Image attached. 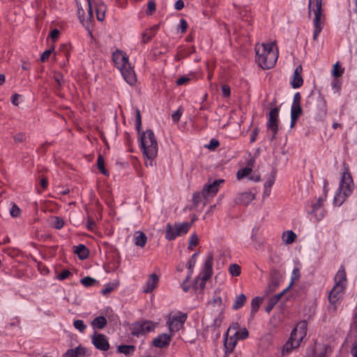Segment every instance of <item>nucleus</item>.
<instances>
[{"label":"nucleus","instance_id":"obj_1","mask_svg":"<svg viewBox=\"0 0 357 357\" xmlns=\"http://www.w3.org/2000/svg\"><path fill=\"white\" fill-rule=\"evenodd\" d=\"M334 281L335 285L328 294L329 309L333 311L336 310L337 305L341 303L347 287V275L343 266L337 272Z\"/></svg>","mask_w":357,"mask_h":357},{"label":"nucleus","instance_id":"obj_2","mask_svg":"<svg viewBox=\"0 0 357 357\" xmlns=\"http://www.w3.org/2000/svg\"><path fill=\"white\" fill-rule=\"evenodd\" d=\"M274 43L257 44L255 47L256 61L263 69L273 68L278 58V51L274 50Z\"/></svg>","mask_w":357,"mask_h":357},{"label":"nucleus","instance_id":"obj_3","mask_svg":"<svg viewBox=\"0 0 357 357\" xmlns=\"http://www.w3.org/2000/svg\"><path fill=\"white\" fill-rule=\"evenodd\" d=\"M354 188L353 178L349 173V167L344 164V172L342 175L338 189L337 190L333 204L337 206H341L348 197H349Z\"/></svg>","mask_w":357,"mask_h":357},{"label":"nucleus","instance_id":"obj_4","mask_svg":"<svg viewBox=\"0 0 357 357\" xmlns=\"http://www.w3.org/2000/svg\"><path fill=\"white\" fill-rule=\"evenodd\" d=\"M115 66L121 71L126 82L133 85L136 82V75L129 63L128 57L122 50H116L112 54Z\"/></svg>","mask_w":357,"mask_h":357},{"label":"nucleus","instance_id":"obj_5","mask_svg":"<svg viewBox=\"0 0 357 357\" xmlns=\"http://www.w3.org/2000/svg\"><path fill=\"white\" fill-rule=\"evenodd\" d=\"M139 145L144 155L149 159H154L158 154V142L151 130H147L140 136Z\"/></svg>","mask_w":357,"mask_h":357},{"label":"nucleus","instance_id":"obj_6","mask_svg":"<svg viewBox=\"0 0 357 357\" xmlns=\"http://www.w3.org/2000/svg\"><path fill=\"white\" fill-rule=\"evenodd\" d=\"M322 1L323 0H309L308 8L309 13H313L314 17L313 24L314 26L313 32V40H317L319 34L322 31L324 24V15L322 13Z\"/></svg>","mask_w":357,"mask_h":357},{"label":"nucleus","instance_id":"obj_7","mask_svg":"<svg viewBox=\"0 0 357 357\" xmlns=\"http://www.w3.org/2000/svg\"><path fill=\"white\" fill-rule=\"evenodd\" d=\"M307 334L306 321L299 322L291 333L289 340L283 347V351L289 353L294 348L298 347Z\"/></svg>","mask_w":357,"mask_h":357},{"label":"nucleus","instance_id":"obj_8","mask_svg":"<svg viewBox=\"0 0 357 357\" xmlns=\"http://www.w3.org/2000/svg\"><path fill=\"white\" fill-rule=\"evenodd\" d=\"M192 226V222H175L174 225L167 223L166 226L165 238L169 241L174 240L176 237L186 234Z\"/></svg>","mask_w":357,"mask_h":357},{"label":"nucleus","instance_id":"obj_9","mask_svg":"<svg viewBox=\"0 0 357 357\" xmlns=\"http://www.w3.org/2000/svg\"><path fill=\"white\" fill-rule=\"evenodd\" d=\"M326 199V195L319 197L316 202H309L306 205V211L308 214L312 215L316 220H321L326 215V210L324 208V204Z\"/></svg>","mask_w":357,"mask_h":357},{"label":"nucleus","instance_id":"obj_10","mask_svg":"<svg viewBox=\"0 0 357 357\" xmlns=\"http://www.w3.org/2000/svg\"><path fill=\"white\" fill-rule=\"evenodd\" d=\"M188 318L186 313L176 312L174 314H169L167 317V326L172 333L178 331L183 327L184 323Z\"/></svg>","mask_w":357,"mask_h":357},{"label":"nucleus","instance_id":"obj_11","mask_svg":"<svg viewBox=\"0 0 357 357\" xmlns=\"http://www.w3.org/2000/svg\"><path fill=\"white\" fill-rule=\"evenodd\" d=\"M222 183H224L223 179H217L214 180L212 183L206 184L200 193L194 194V200L195 202H198L200 195H202L204 198L209 196H215L219 190L220 184Z\"/></svg>","mask_w":357,"mask_h":357},{"label":"nucleus","instance_id":"obj_12","mask_svg":"<svg viewBox=\"0 0 357 357\" xmlns=\"http://www.w3.org/2000/svg\"><path fill=\"white\" fill-rule=\"evenodd\" d=\"M155 326L156 324L151 321H137L132 325V333L139 337L153 331Z\"/></svg>","mask_w":357,"mask_h":357},{"label":"nucleus","instance_id":"obj_13","mask_svg":"<svg viewBox=\"0 0 357 357\" xmlns=\"http://www.w3.org/2000/svg\"><path fill=\"white\" fill-rule=\"evenodd\" d=\"M331 351V348L328 345L315 344L314 347L308 349L306 357H328Z\"/></svg>","mask_w":357,"mask_h":357},{"label":"nucleus","instance_id":"obj_14","mask_svg":"<svg viewBox=\"0 0 357 357\" xmlns=\"http://www.w3.org/2000/svg\"><path fill=\"white\" fill-rule=\"evenodd\" d=\"M213 261V257L211 253H209L205 259L204 270L202 273V282L200 283V287L204 289L206 284V282L211 277L213 274L212 265Z\"/></svg>","mask_w":357,"mask_h":357},{"label":"nucleus","instance_id":"obj_15","mask_svg":"<svg viewBox=\"0 0 357 357\" xmlns=\"http://www.w3.org/2000/svg\"><path fill=\"white\" fill-rule=\"evenodd\" d=\"M91 339L93 344L97 349L106 351L109 349V343L105 335L95 333L91 336Z\"/></svg>","mask_w":357,"mask_h":357},{"label":"nucleus","instance_id":"obj_16","mask_svg":"<svg viewBox=\"0 0 357 357\" xmlns=\"http://www.w3.org/2000/svg\"><path fill=\"white\" fill-rule=\"evenodd\" d=\"M327 116V104L324 98L319 95L317 98V113L315 118L318 121H323Z\"/></svg>","mask_w":357,"mask_h":357},{"label":"nucleus","instance_id":"obj_17","mask_svg":"<svg viewBox=\"0 0 357 357\" xmlns=\"http://www.w3.org/2000/svg\"><path fill=\"white\" fill-rule=\"evenodd\" d=\"M278 117H279V109L277 107L271 109L268 116V120L266 126L272 132L278 133Z\"/></svg>","mask_w":357,"mask_h":357},{"label":"nucleus","instance_id":"obj_18","mask_svg":"<svg viewBox=\"0 0 357 357\" xmlns=\"http://www.w3.org/2000/svg\"><path fill=\"white\" fill-rule=\"evenodd\" d=\"M230 331L231 328H229L225 335L224 346L226 354H230L234 351L238 340V338L236 337L234 333L229 336Z\"/></svg>","mask_w":357,"mask_h":357},{"label":"nucleus","instance_id":"obj_19","mask_svg":"<svg viewBox=\"0 0 357 357\" xmlns=\"http://www.w3.org/2000/svg\"><path fill=\"white\" fill-rule=\"evenodd\" d=\"M302 70L301 65L298 66L294 70L293 79L291 81V85L294 89L300 88L303 84V79L301 75Z\"/></svg>","mask_w":357,"mask_h":357},{"label":"nucleus","instance_id":"obj_20","mask_svg":"<svg viewBox=\"0 0 357 357\" xmlns=\"http://www.w3.org/2000/svg\"><path fill=\"white\" fill-rule=\"evenodd\" d=\"M172 335L167 333L159 335L153 340V344L158 348H163L169 344Z\"/></svg>","mask_w":357,"mask_h":357},{"label":"nucleus","instance_id":"obj_21","mask_svg":"<svg viewBox=\"0 0 357 357\" xmlns=\"http://www.w3.org/2000/svg\"><path fill=\"white\" fill-rule=\"evenodd\" d=\"M158 282V276L155 273L151 274L144 286V292L146 294L152 292L153 289L157 287Z\"/></svg>","mask_w":357,"mask_h":357},{"label":"nucleus","instance_id":"obj_22","mask_svg":"<svg viewBox=\"0 0 357 357\" xmlns=\"http://www.w3.org/2000/svg\"><path fill=\"white\" fill-rule=\"evenodd\" d=\"M255 199V195L251 192H245L238 194L235 202L238 204L248 205Z\"/></svg>","mask_w":357,"mask_h":357},{"label":"nucleus","instance_id":"obj_23","mask_svg":"<svg viewBox=\"0 0 357 357\" xmlns=\"http://www.w3.org/2000/svg\"><path fill=\"white\" fill-rule=\"evenodd\" d=\"M86 349L79 345L75 349H70L64 354V357H83L86 355Z\"/></svg>","mask_w":357,"mask_h":357},{"label":"nucleus","instance_id":"obj_24","mask_svg":"<svg viewBox=\"0 0 357 357\" xmlns=\"http://www.w3.org/2000/svg\"><path fill=\"white\" fill-rule=\"evenodd\" d=\"M303 110L301 105H291V128L294 127L296 121L302 114Z\"/></svg>","mask_w":357,"mask_h":357},{"label":"nucleus","instance_id":"obj_25","mask_svg":"<svg viewBox=\"0 0 357 357\" xmlns=\"http://www.w3.org/2000/svg\"><path fill=\"white\" fill-rule=\"evenodd\" d=\"M133 241L135 245L144 248L146 243L147 237L144 232L137 231L134 234Z\"/></svg>","mask_w":357,"mask_h":357},{"label":"nucleus","instance_id":"obj_26","mask_svg":"<svg viewBox=\"0 0 357 357\" xmlns=\"http://www.w3.org/2000/svg\"><path fill=\"white\" fill-rule=\"evenodd\" d=\"M159 29L158 25H154L151 28L146 29L142 33V41L144 43H148L155 35Z\"/></svg>","mask_w":357,"mask_h":357},{"label":"nucleus","instance_id":"obj_27","mask_svg":"<svg viewBox=\"0 0 357 357\" xmlns=\"http://www.w3.org/2000/svg\"><path fill=\"white\" fill-rule=\"evenodd\" d=\"M74 252L80 259H85L89 256V250L84 244H79L75 246Z\"/></svg>","mask_w":357,"mask_h":357},{"label":"nucleus","instance_id":"obj_28","mask_svg":"<svg viewBox=\"0 0 357 357\" xmlns=\"http://www.w3.org/2000/svg\"><path fill=\"white\" fill-rule=\"evenodd\" d=\"M107 325V319L103 316L96 317L91 321V326L93 329H102Z\"/></svg>","mask_w":357,"mask_h":357},{"label":"nucleus","instance_id":"obj_29","mask_svg":"<svg viewBox=\"0 0 357 357\" xmlns=\"http://www.w3.org/2000/svg\"><path fill=\"white\" fill-rule=\"evenodd\" d=\"M296 238V234L291 231H286L282 234V241L285 244H291Z\"/></svg>","mask_w":357,"mask_h":357},{"label":"nucleus","instance_id":"obj_30","mask_svg":"<svg viewBox=\"0 0 357 357\" xmlns=\"http://www.w3.org/2000/svg\"><path fill=\"white\" fill-rule=\"evenodd\" d=\"M262 298L259 296H256L252 298L251 302V317H254L256 312L258 311L259 307L261 303Z\"/></svg>","mask_w":357,"mask_h":357},{"label":"nucleus","instance_id":"obj_31","mask_svg":"<svg viewBox=\"0 0 357 357\" xmlns=\"http://www.w3.org/2000/svg\"><path fill=\"white\" fill-rule=\"evenodd\" d=\"M246 296L243 294L237 296L232 305V309L238 310L241 308L246 302Z\"/></svg>","mask_w":357,"mask_h":357},{"label":"nucleus","instance_id":"obj_32","mask_svg":"<svg viewBox=\"0 0 357 357\" xmlns=\"http://www.w3.org/2000/svg\"><path fill=\"white\" fill-rule=\"evenodd\" d=\"M106 12V6L103 2L96 5V17L99 21H103Z\"/></svg>","mask_w":357,"mask_h":357},{"label":"nucleus","instance_id":"obj_33","mask_svg":"<svg viewBox=\"0 0 357 357\" xmlns=\"http://www.w3.org/2000/svg\"><path fill=\"white\" fill-rule=\"evenodd\" d=\"M117 351L121 354L130 355L134 352L135 347L132 345H120L118 347Z\"/></svg>","mask_w":357,"mask_h":357},{"label":"nucleus","instance_id":"obj_34","mask_svg":"<svg viewBox=\"0 0 357 357\" xmlns=\"http://www.w3.org/2000/svg\"><path fill=\"white\" fill-rule=\"evenodd\" d=\"M64 220L58 216L53 217L52 218L51 225L52 227L60 229L64 226Z\"/></svg>","mask_w":357,"mask_h":357},{"label":"nucleus","instance_id":"obj_35","mask_svg":"<svg viewBox=\"0 0 357 357\" xmlns=\"http://www.w3.org/2000/svg\"><path fill=\"white\" fill-rule=\"evenodd\" d=\"M252 169L250 167H245V168L241 169L237 172L236 177L238 180L242 179V178L249 176L250 174V173L252 172Z\"/></svg>","mask_w":357,"mask_h":357},{"label":"nucleus","instance_id":"obj_36","mask_svg":"<svg viewBox=\"0 0 357 357\" xmlns=\"http://www.w3.org/2000/svg\"><path fill=\"white\" fill-rule=\"evenodd\" d=\"M344 73V69L341 68L339 63L337 62L333 65L332 74L335 77H339L342 76Z\"/></svg>","mask_w":357,"mask_h":357},{"label":"nucleus","instance_id":"obj_37","mask_svg":"<svg viewBox=\"0 0 357 357\" xmlns=\"http://www.w3.org/2000/svg\"><path fill=\"white\" fill-rule=\"evenodd\" d=\"M73 326L79 331L80 333H84L86 328V326L84 324V321L81 319H77L73 321Z\"/></svg>","mask_w":357,"mask_h":357},{"label":"nucleus","instance_id":"obj_38","mask_svg":"<svg viewBox=\"0 0 357 357\" xmlns=\"http://www.w3.org/2000/svg\"><path fill=\"white\" fill-rule=\"evenodd\" d=\"M156 9V3L155 0H149L147 3V9L146 13L149 15H151Z\"/></svg>","mask_w":357,"mask_h":357},{"label":"nucleus","instance_id":"obj_39","mask_svg":"<svg viewBox=\"0 0 357 357\" xmlns=\"http://www.w3.org/2000/svg\"><path fill=\"white\" fill-rule=\"evenodd\" d=\"M234 335L237 337L238 340H244L248 337L249 333L245 328H243L238 331H235Z\"/></svg>","mask_w":357,"mask_h":357},{"label":"nucleus","instance_id":"obj_40","mask_svg":"<svg viewBox=\"0 0 357 357\" xmlns=\"http://www.w3.org/2000/svg\"><path fill=\"white\" fill-rule=\"evenodd\" d=\"M77 15L81 23L84 26H86V17L84 16V10L79 6H77Z\"/></svg>","mask_w":357,"mask_h":357},{"label":"nucleus","instance_id":"obj_41","mask_svg":"<svg viewBox=\"0 0 357 357\" xmlns=\"http://www.w3.org/2000/svg\"><path fill=\"white\" fill-rule=\"evenodd\" d=\"M229 273L233 276H238L241 274V268L238 264H234L229 266Z\"/></svg>","mask_w":357,"mask_h":357},{"label":"nucleus","instance_id":"obj_42","mask_svg":"<svg viewBox=\"0 0 357 357\" xmlns=\"http://www.w3.org/2000/svg\"><path fill=\"white\" fill-rule=\"evenodd\" d=\"M81 283L84 287H88L93 286L96 283V280L94 278L87 276L81 280Z\"/></svg>","mask_w":357,"mask_h":357},{"label":"nucleus","instance_id":"obj_43","mask_svg":"<svg viewBox=\"0 0 357 357\" xmlns=\"http://www.w3.org/2000/svg\"><path fill=\"white\" fill-rule=\"evenodd\" d=\"M20 208L15 204H13L12 207L10 210V215L13 218H17L20 216Z\"/></svg>","mask_w":357,"mask_h":357},{"label":"nucleus","instance_id":"obj_44","mask_svg":"<svg viewBox=\"0 0 357 357\" xmlns=\"http://www.w3.org/2000/svg\"><path fill=\"white\" fill-rule=\"evenodd\" d=\"M135 112H136L135 126H136V129L137 130V131L139 132L140 129H141V126H142V117H141L140 112L137 108L135 109Z\"/></svg>","mask_w":357,"mask_h":357},{"label":"nucleus","instance_id":"obj_45","mask_svg":"<svg viewBox=\"0 0 357 357\" xmlns=\"http://www.w3.org/2000/svg\"><path fill=\"white\" fill-rule=\"evenodd\" d=\"M97 163H98V169L100 170V172H101L104 175H107V170L105 169V167H104V158H103V157H102V156H101V155H99V156H98Z\"/></svg>","mask_w":357,"mask_h":357},{"label":"nucleus","instance_id":"obj_46","mask_svg":"<svg viewBox=\"0 0 357 357\" xmlns=\"http://www.w3.org/2000/svg\"><path fill=\"white\" fill-rule=\"evenodd\" d=\"M198 243V237L196 234H193L190 236L188 248L193 249L195 246H196Z\"/></svg>","mask_w":357,"mask_h":357},{"label":"nucleus","instance_id":"obj_47","mask_svg":"<svg viewBox=\"0 0 357 357\" xmlns=\"http://www.w3.org/2000/svg\"><path fill=\"white\" fill-rule=\"evenodd\" d=\"M301 276L300 269L298 268H294L291 273V280L292 284L294 281L298 280Z\"/></svg>","mask_w":357,"mask_h":357},{"label":"nucleus","instance_id":"obj_48","mask_svg":"<svg viewBox=\"0 0 357 357\" xmlns=\"http://www.w3.org/2000/svg\"><path fill=\"white\" fill-rule=\"evenodd\" d=\"M87 1H88L89 10H88V15L86 17V26H88L89 22H90L93 18V10H92V6H91V0H87Z\"/></svg>","mask_w":357,"mask_h":357},{"label":"nucleus","instance_id":"obj_49","mask_svg":"<svg viewBox=\"0 0 357 357\" xmlns=\"http://www.w3.org/2000/svg\"><path fill=\"white\" fill-rule=\"evenodd\" d=\"M277 304V303L274 301V299H273L271 297L268 299V302H267V305L265 307V311L267 312V313H269L272 310L273 308L274 307V306Z\"/></svg>","mask_w":357,"mask_h":357},{"label":"nucleus","instance_id":"obj_50","mask_svg":"<svg viewBox=\"0 0 357 357\" xmlns=\"http://www.w3.org/2000/svg\"><path fill=\"white\" fill-rule=\"evenodd\" d=\"M188 26V25L186 20L183 18H181L179 22V29L181 33H184L187 31Z\"/></svg>","mask_w":357,"mask_h":357},{"label":"nucleus","instance_id":"obj_51","mask_svg":"<svg viewBox=\"0 0 357 357\" xmlns=\"http://www.w3.org/2000/svg\"><path fill=\"white\" fill-rule=\"evenodd\" d=\"M181 115H182V112H181V109L179 108L178 109L175 111L172 115V119L173 121L175 123L178 122Z\"/></svg>","mask_w":357,"mask_h":357},{"label":"nucleus","instance_id":"obj_52","mask_svg":"<svg viewBox=\"0 0 357 357\" xmlns=\"http://www.w3.org/2000/svg\"><path fill=\"white\" fill-rule=\"evenodd\" d=\"M54 50V47H52V49H50V50H45L42 54H41V56H40V60L44 62L46 60H47L50 56V54H52V52H53Z\"/></svg>","mask_w":357,"mask_h":357},{"label":"nucleus","instance_id":"obj_53","mask_svg":"<svg viewBox=\"0 0 357 357\" xmlns=\"http://www.w3.org/2000/svg\"><path fill=\"white\" fill-rule=\"evenodd\" d=\"M114 285H113V284H107V285L105 287V288H104V289H102L101 290V294H102V295L106 296V295H107V294H110L112 291H114Z\"/></svg>","mask_w":357,"mask_h":357},{"label":"nucleus","instance_id":"obj_54","mask_svg":"<svg viewBox=\"0 0 357 357\" xmlns=\"http://www.w3.org/2000/svg\"><path fill=\"white\" fill-rule=\"evenodd\" d=\"M208 304L211 305L213 307L215 305H220L222 304V298L220 296H217L216 297L211 299L208 302Z\"/></svg>","mask_w":357,"mask_h":357},{"label":"nucleus","instance_id":"obj_55","mask_svg":"<svg viewBox=\"0 0 357 357\" xmlns=\"http://www.w3.org/2000/svg\"><path fill=\"white\" fill-rule=\"evenodd\" d=\"M70 275H71V273L68 270H63L59 274L57 278L59 280H63L66 279Z\"/></svg>","mask_w":357,"mask_h":357},{"label":"nucleus","instance_id":"obj_56","mask_svg":"<svg viewBox=\"0 0 357 357\" xmlns=\"http://www.w3.org/2000/svg\"><path fill=\"white\" fill-rule=\"evenodd\" d=\"M197 253H195L192 255L190 260L188 261V268L190 270H191L195 265V263H196V257L197 256ZM192 273V271H190V274Z\"/></svg>","mask_w":357,"mask_h":357},{"label":"nucleus","instance_id":"obj_57","mask_svg":"<svg viewBox=\"0 0 357 357\" xmlns=\"http://www.w3.org/2000/svg\"><path fill=\"white\" fill-rule=\"evenodd\" d=\"M220 145V143L218 140L215 139H211L209 144L206 146L207 148L209 149H215L218 146Z\"/></svg>","mask_w":357,"mask_h":357},{"label":"nucleus","instance_id":"obj_58","mask_svg":"<svg viewBox=\"0 0 357 357\" xmlns=\"http://www.w3.org/2000/svg\"><path fill=\"white\" fill-rule=\"evenodd\" d=\"M222 93L224 97H229L231 93L230 87L228 85H223L222 86Z\"/></svg>","mask_w":357,"mask_h":357},{"label":"nucleus","instance_id":"obj_59","mask_svg":"<svg viewBox=\"0 0 357 357\" xmlns=\"http://www.w3.org/2000/svg\"><path fill=\"white\" fill-rule=\"evenodd\" d=\"M22 99V96L21 95H19V94H17L15 93V95H13L12 97H11V102L14 105H18L19 103H20V100Z\"/></svg>","mask_w":357,"mask_h":357},{"label":"nucleus","instance_id":"obj_60","mask_svg":"<svg viewBox=\"0 0 357 357\" xmlns=\"http://www.w3.org/2000/svg\"><path fill=\"white\" fill-rule=\"evenodd\" d=\"M26 139V136L23 133H18L14 137V140L16 143L22 142Z\"/></svg>","mask_w":357,"mask_h":357},{"label":"nucleus","instance_id":"obj_61","mask_svg":"<svg viewBox=\"0 0 357 357\" xmlns=\"http://www.w3.org/2000/svg\"><path fill=\"white\" fill-rule=\"evenodd\" d=\"M54 78L57 84L61 86L63 82V75L60 73H55L54 75Z\"/></svg>","mask_w":357,"mask_h":357},{"label":"nucleus","instance_id":"obj_62","mask_svg":"<svg viewBox=\"0 0 357 357\" xmlns=\"http://www.w3.org/2000/svg\"><path fill=\"white\" fill-rule=\"evenodd\" d=\"M189 81H190V78L188 77L183 76V77L178 78L176 80V84L178 86L183 85V84H186Z\"/></svg>","mask_w":357,"mask_h":357},{"label":"nucleus","instance_id":"obj_63","mask_svg":"<svg viewBox=\"0 0 357 357\" xmlns=\"http://www.w3.org/2000/svg\"><path fill=\"white\" fill-rule=\"evenodd\" d=\"M301 96L300 93L297 92L294 96L292 105H301Z\"/></svg>","mask_w":357,"mask_h":357},{"label":"nucleus","instance_id":"obj_64","mask_svg":"<svg viewBox=\"0 0 357 357\" xmlns=\"http://www.w3.org/2000/svg\"><path fill=\"white\" fill-rule=\"evenodd\" d=\"M258 134H259V129L258 128H255L252 130L251 136H250V142L252 143L254 142L256 140Z\"/></svg>","mask_w":357,"mask_h":357}]
</instances>
